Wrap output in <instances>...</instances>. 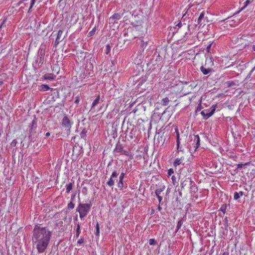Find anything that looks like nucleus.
Wrapping results in <instances>:
<instances>
[{
	"label": "nucleus",
	"mask_w": 255,
	"mask_h": 255,
	"mask_svg": "<svg viewBox=\"0 0 255 255\" xmlns=\"http://www.w3.org/2000/svg\"><path fill=\"white\" fill-rule=\"evenodd\" d=\"M51 237L52 232L47 227H41L39 225H35L32 231V241L39 254L45 252Z\"/></svg>",
	"instance_id": "f257e3e1"
},
{
	"label": "nucleus",
	"mask_w": 255,
	"mask_h": 255,
	"mask_svg": "<svg viewBox=\"0 0 255 255\" xmlns=\"http://www.w3.org/2000/svg\"><path fill=\"white\" fill-rule=\"evenodd\" d=\"M92 203H80L76 210L77 212L79 213V217L81 220L85 217L91 210Z\"/></svg>",
	"instance_id": "f03ea898"
},
{
	"label": "nucleus",
	"mask_w": 255,
	"mask_h": 255,
	"mask_svg": "<svg viewBox=\"0 0 255 255\" xmlns=\"http://www.w3.org/2000/svg\"><path fill=\"white\" fill-rule=\"evenodd\" d=\"M190 138V150H193L195 151L200 145V140L198 135H191L189 136Z\"/></svg>",
	"instance_id": "7ed1b4c3"
},
{
	"label": "nucleus",
	"mask_w": 255,
	"mask_h": 255,
	"mask_svg": "<svg viewBox=\"0 0 255 255\" xmlns=\"http://www.w3.org/2000/svg\"><path fill=\"white\" fill-rule=\"evenodd\" d=\"M45 51L42 49H40L38 51V55L35 59V62L33 64V67L35 70L40 68L44 61V56Z\"/></svg>",
	"instance_id": "20e7f679"
},
{
	"label": "nucleus",
	"mask_w": 255,
	"mask_h": 255,
	"mask_svg": "<svg viewBox=\"0 0 255 255\" xmlns=\"http://www.w3.org/2000/svg\"><path fill=\"white\" fill-rule=\"evenodd\" d=\"M217 105L216 104L213 105L209 109H205L203 110L201 112V114L202 115L203 119L205 120L208 119L209 118L211 117L215 113Z\"/></svg>",
	"instance_id": "39448f33"
},
{
	"label": "nucleus",
	"mask_w": 255,
	"mask_h": 255,
	"mask_svg": "<svg viewBox=\"0 0 255 255\" xmlns=\"http://www.w3.org/2000/svg\"><path fill=\"white\" fill-rule=\"evenodd\" d=\"M125 12V9H123L121 12L115 13L109 18L110 23H114L117 20H120Z\"/></svg>",
	"instance_id": "423d86ee"
},
{
	"label": "nucleus",
	"mask_w": 255,
	"mask_h": 255,
	"mask_svg": "<svg viewBox=\"0 0 255 255\" xmlns=\"http://www.w3.org/2000/svg\"><path fill=\"white\" fill-rule=\"evenodd\" d=\"M73 123L69 119L67 116H64L62 119L61 125L65 128L69 130Z\"/></svg>",
	"instance_id": "0eeeda50"
},
{
	"label": "nucleus",
	"mask_w": 255,
	"mask_h": 255,
	"mask_svg": "<svg viewBox=\"0 0 255 255\" xmlns=\"http://www.w3.org/2000/svg\"><path fill=\"white\" fill-rule=\"evenodd\" d=\"M119 173L116 170H114L112 172V174L109 178V180L107 182V184L110 187H112L115 184V181L114 180V178H117Z\"/></svg>",
	"instance_id": "6e6552de"
},
{
	"label": "nucleus",
	"mask_w": 255,
	"mask_h": 255,
	"mask_svg": "<svg viewBox=\"0 0 255 255\" xmlns=\"http://www.w3.org/2000/svg\"><path fill=\"white\" fill-rule=\"evenodd\" d=\"M205 12L204 11L202 12L198 18V24L201 26H204L205 25V22L207 21V17L204 16Z\"/></svg>",
	"instance_id": "1a4fd4ad"
},
{
	"label": "nucleus",
	"mask_w": 255,
	"mask_h": 255,
	"mask_svg": "<svg viewBox=\"0 0 255 255\" xmlns=\"http://www.w3.org/2000/svg\"><path fill=\"white\" fill-rule=\"evenodd\" d=\"M193 181L191 178L188 177L185 179L184 180L181 182L180 185L181 188H184L186 187H189L192 184Z\"/></svg>",
	"instance_id": "9d476101"
},
{
	"label": "nucleus",
	"mask_w": 255,
	"mask_h": 255,
	"mask_svg": "<svg viewBox=\"0 0 255 255\" xmlns=\"http://www.w3.org/2000/svg\"><path fill=\"white\" fill-rule=\"evenodd\" d=\"M186 220V215H185L183 217L180 218L176 226V228L175 230V233H177V232L179 231V230L181 228L182 225H183V223L185 222Z\"/></svg>",
	"instance_id": "9b49d317"
},
{
	"label": "nucleus",
	"mask_w": 255,
	"mask_h": 255,
	"mask_svg": "<svg viewBox=\"0 0 255 255\" xmlns=\"http://www.w3.org/2000/svg\"><path fill=\"white\" fill-rule=\"evenodd\" d=\"M137 129L135 127H133L132 128L130 129V131L128 134V136L130 139H133L134 138H136L137 136Z\"/></svg>",
	"instance_id": "f8f14e48"
},
{
	"label": "nucleus",
	"mask_w": 255,
	"mask_h": 255,
	"mask_svg": "<svg viewBox=\"0 0 255 255\" xmlns=\"http://www.w3.org/2000/svg\"><path fill=\"white\" fill-rule=\"evenodd\" d=\"M124 151V146L119 141L116 145L115 149H114V153H121Z\"/></svg>",
	"instance_id": "ddd939ff"
},
{
	"label": "nucleus",
	"mask_w": 255,
	"mask_h": 255,
	"mask_svg": "<svg viewBox=\"0 0 255 255\" xmlns=\"http://www.w3.org/2000/svg\"><path fill=\"white\" fill-rule=\"evenodd\" d=\"M29 132L31 133L32 132H33V131L36 128H37V119L36 117H34L33 120H32L31 123L30 124L29 127Z\"/></svg>",
	"instance_id": "4468645a"
},
{
	"label": "nucleus",
	"mask_w": 255,
	"mask_h": 255,
	"mask_svg": "<svg viewBox=\"0 0 255 255\" xmlns=\"http://www.w3.org/2000/svg\"><path fill=\"white\" fill-rule=\"evenodd\" d=\"M63 32V30L62 29H60L58 30L57 37L55 41V46H57L60 43V42L62 41V39H61V36Z\"/></svg>",
	"instance_id": "2eb2a0df"
},
{
	"label": "nucleus",
	"mask_w": 255,
	"mask_h": 255,
	"mask_svg": "<svg viewBox=\"0 0 255 255\" xmlns=\"http://www.w3.org/2000/svg\"><path fill=\"white\" fill-rule=\"evenodd\" d=\"M200 70L204 75H207L211 73L213 70L212 68H206L203 66L200 67Z\"/></svg>",
	"instance_id": "dca6fc26"
},
{
	"label": "nucleus",
	"mask_w": 255,
	"mask_h": 255,
	"mask_svg": "<svg viewBox=\"0 0 255 255\" xmlns=\"http://www.w3.org/2000/svg\"><path fill=\"white\" fill-rule=\"evenodd\" d=\"M189 188L190 189V193L191 194L195 193L198 191V188L195 182H194L193 181L192 182V184L190 185Z\"/></svg>",
	"instance_id": "f3484780"
},
{
	"label": "nucleus",
	"mask_w": 255,
	"mask_h": 255,
	"mask_svg": "<svg viewBox=\"0 0 255 255\" xmlns=\"http://www.w3.org/2000/svg\"><path fill=\"white\" fill-rule=\"evenodd\" d=\"M175 132L176 133V145H177V149L178 150V152H179V145H180V139H179V133L178 131V128H175Z\"/></svg>",
	"instance_id": "a211bd4d"
},
{
	"label": "nucleus",
	"mask_w": 255,
	"mask_h": 255,
	"mask_svg": "<svg viewBox=\"0 0 255 255\" xmlns=\"http://www.w3.org/2000/svg\"><path fill=\"white\" fill-rule=\"evenodd\" d=\"M184 160L183 157L181 158H177L175 159L174 162H173V165L175 167L181 164Z\"/></svg>",
	"instance_id": "6ab92c4d"
},
{
	"label": "nucleus",
	"mask_w": 255,
	"mask_h": 255,
	"mask_svg": "<svg viewBox=\"0 0 255 255\" xmlns=\"http://www.w3.org/2000/svg\"><path fill=\"white\" fill-rule=\"evenodd\" d=\"M238 81H228L226 82V84L228 87H231L234 86L238 85Z\"/></svg>",
	"instance_id": "aec40b11"
},
{
	"label": "nucleus",
	"mask_w": 255,
	"mask_h": 255,
	"mask_svg": "<svg viewBox=\"0 0 255 255\" xmlns=\"http://www.w3.org/2000/svg\"><path fill=\"white\" fill-rule=\"evenodd\" d=\"M43 77L44 80H53L55 78L56 76L53 74H48L47 75H44Z\"/></svg>",
	"instance_id": "412c9836"
},
{
	"label": "nucleus",
	"mask_w": 255,
	"mask_h": 255,
	"mask_svg": "<svg viewBox=\"0 0 255 255\" xmlns=\"http://www.w3.org/2000/svg\"><path fill=\"white\" fill-rule=\"evenodd\" d=\"M100 96L99 95H98L96 99L93 101L92 104L91 110H92L96 105H97L100 103Z\"/></svg>",
	"instance_id": "4be33fe9"
},
{
	"label": "nucleus",
	"mask_w": 255,
	"mask_h": 255,
	"mask_svg": "<svg viewBox=\"0 0 255 255\" xmlns=\"http://www.w3.org/2000/svg\"><path fill=\"white\" fill-rule=\"evenodd\" d=\"M74 185V182H70L66 185V193H69L70 191L72 189Z\"/></svg>",
	"instance_id": "5701e85b"
},
{
	"label": "nucleus",
	"mask_w": 255,
	"mask_h": 255,
	"mask_svg": "<svg viewBox=\"0 0 255 255\" xmlns=\"http://www.w3.org/2000/svg\"><path fill=\"white\" fill-rule=\"evenodd\" d=\"M147 44V41H144L143 40H142L141 41V43L140 45L141 51H143L144 49L146 47Z\"/></svg>",
	"instance_id": "b1692460"
},
{
	"label": "nucleus",
	"mask_w": 255,
	"mask_h": 255,
	"mask_svg": "<svg viewBox=\"0 0 255 255\" xmlns=\"http://www.w3.org/2000/svg\"><path fill=\"white\" fill-rule=\"evenodd\" d=\"M36 135H34V133L32 132L31 133L29 132V139L30 142H34L36 140Z\"/></svg>",
	"instance_id": "393cba45"
},
{
	"label": "nucleus",
	"mask_w": 255,
	"mask_h": 255,
	"mask_svg": "<svg viewBox=\"0 0 255 255\" xmlns=\"http://www.w3.org/2000/svg\"><path fill=\"white\" fill-rule=\"evenodd\" d=\"M50 89V87L46 84H42L39 87V90L41 91H46Z\"/></svg>",
	"instance_id": "a878e982"
},
{
	"label": "nucleus",
	"mask_w": 255,
	"mask_h": 255,
	"mask_svg": "<svg viewBox=\"0 0 255 255\" xmlns=\"http://www.w3.org/2000/svg\"><path fill=\"white\" fill-rule=\"evenodd\" d=\"M243 195V192L240 191L239 192H235L234 195V199L235 200H238L239 199L240 197L242 196Z\"/></svg>",
	"instance_id": "bb28decb"
},
{
	"label": "nucleus",
	"mask_w": 255,
	"mask_h": 255,
	"mask_svg": "<svg viewBox=\"0 0 255 255\" xmlns=\"http://www.w3.org/2000/svg\"><path fill=\"white\" fill-rule=\"evenodd\" d=\"M224 226H225V229L227 232L228 230V228L229 227L228 219L227 217H226L224 218Z\"/></svg>",
	"instance_id": "cd10ccee"
},
{
	"label": "nucleus",
	"mask_w": 255,
	"mask_h": 255,
	"mask_svg": "<svg viewBox=\"0 0 255 255\" xmlns=\"http://www.w3.org/2000/svg\"><path fill=\"white\" fill-rule=\"evenodd\" d=\"M227 205L226 204H224L222 205L221 207H220L219 211H222L223 213V214H225L226 212L227 209Z\"/></svg>",
	"instance_id": "c85d7f7f"
},
{
	"label": "nucleus",
	"mask_w": 255,
	"mask_h": 255,
	"mask_svg": "<svg viewBox=\"0 0 255 255\" xmlns=\"http://www.w3.org/2000/svg\"><path fill=\"white\" fill-rule=\"evenodd\" d=\"M100 235V226L98 222H97L96 226V233L95 235L97 237H99Z\"/></svg>",
	"instance_id": "c756f323"
},
{
	"label": "nucleus",
	"mask_w": 255,
	"mask_h": 255,
	"mask_svg": "<svg viewBox=\"0 0 255 255\" xmlns=\"http://www.w3.org/2000/svg\"><path fill=\"white\" fill-rule=\"evenodd\" d=\"M169 102V100L167 97H165L162 100V104L163 106H167Z\"/></svg>",
	"instance_id": "7c9ffc66"
},
{
	"label": "nucleus",
	"mask_w": 255,
	"mask_h": 255,
	"mask_svg": "<svg viewBox=\"0 0 255 255\" xmlns=\"http://www.w3.org/2000/svg\"><path fill=\"white\" fill-rule=\"evenodd\" d=\"M146 81V78L145 77L140 78L138 81V84L137 85V87H139V86H141Z\"/></svg>",
	"instance_id": "2f4dec72"
},
{
	"label": "nucleus",
	"mask_w": 255,
	"mask_h": 255,
	"mask_svg": "<svg viewBox=\"0 0 255 255\" xmlns=\"http://www.w3.org/2000/svg\"><path fill=\"white\" fill-rule=\"evenodd\" d=\"M117 186L120 190H123L124 187V182H121V180H119L117 183Z\"/></svg>",
	"instance_id": "473e14b6"
},
{
	"label": "nucleus",
	"mask_w": 255,
	"mask_h": 255,
	"mask_svg": "<svg viewBox=\"0 0 255 255\" xmlns=\"http://www.w3.org/2000/svg\"><path fill=\"white\" fill-rule=\"evenodd\" d=\"M163 189H164V188H162V187L157 189L155 192V194L156 196H158V195H160L161 193L163 191Z\"/></svg>",
	"instance_id": "72a5a7b5"
},
{
	"label": "nucleus",
	"mask_w": 255,
	"mask_h": 255,
	"mask_svg": "<svg viewBox=\"0 0 255 255\" xmlns=\"http://www.w3.org/2000/svg\"><path fill=\"white\" fill-rule=\"evenodd\" d=\"M80 226L79 223L77 224V229H76V237L78 238L79 236V235L80 234Z\"/></svg>",
	"instance_id": "f704fd0d"
},
{
	"label": "nucleus",
	"mask_w": 255,
	"mask_h": 255,
	"mask_svg": "<svg viewBox=\"0 0 255 255\" xmlns=\"http://www.w3.org/2000/svg\"><path fill=\"white\" fill-rule=\"evenodd\" d=\"M149 244L150 245H156L157 242L154 239H150L149 240Z\"/></svg>",
	"instance_id": "c9c22d12"
},
{
	"label": "nucleus",
	"mask_w": 255,
	"mask_h": 255,
	"mask_svg": "<svg viewBox=\"0 0 255 255\" xmlns=\"http://www.w3.org/2000/svg\"><path fill=\"white\" fill-rule=\"evenodd\" d=\"M87 130L85 128H84L83 130L80 133V136L81 138H85L86 136Z\"/></svg>",
	"instance_id": "e433bc0d"
},
{
	"label": "nucleus",
	"mask_w": 255,
	"mask_h": 255,
	"mask_svg": "<svg viewBox=\"0 0 255 255\" xmlns=\"http://www.w3.org/2000/svg\"><path fill=\"white\" fill-rule=\"evenodd\" d=\"M75 207V204L73 203L72 201H71L70 203H68L67 205V208L69 210L73 209Z\"/></svg>",
	"instance_id": "4c0bfd02"
},
{
	"label": "nucleus",
	"mask_w": 255,
	"mask_h": 255,
	"mask_svg": "<svg viewBox=\"0 0 255 255\" xmlns=\"http://www.w3.org/2000/svg\"><path fill=\"white\" fill-rule=\"evenodd\" d=\"M63 222L62 221L57 220L55 223V226L61 227L63 226Z\"/></svg>",
	"instance_id": "58836bf2"
},
{
	"label": "nucleus",
	"mask_w": 255,
	"mask_h": 255,
	"mask_svg": "<svg viewBox=\"0 0 255 255\" xmlns=\"http://www.w3.org/2000/svg\"><path fill=\"white\" fill-rule=\"evenodd\" d=\"M110 51H111V46L109 44H107L106 45V47L105 53L106 54H108L110 52Z\"/></svg>",
	"instance_id": "ea45409f"
},
{
	"label": "nucleus",
	"mask_w": 255,
	"mask_h": 255,
	"mask_svg": "<svg viewBox=\"0 0 255 255\" xmlns=\"http://www.w3.org/2000/svg\"><path fill=\"white\" fill-rule=\"evenodd\" d=\"M125 175V173L124 172H122L119 176V180H121V182H124V178Z\"/></svg>",
	"instance_id": "a19ab883"
},
{
	"label": "nucleus",
	"mask_w": 255,
	"mask_h": 255,
	"mask_svg": "<svg viewBox=\"0 0 255 255\" xmlns=\"http://www.w3.org/2000/svg\"><path fill=\"white\" fill-rule=\"evenodd\" d=\"M197 84H196L195 82H193L188 86V87L190 88V90H192L195 88Z\"/></svg>",
	"instance_id": "79ce46f5"
},
{
	"label": "nucleus",
	"mask_w": 255,
	"mask_h": 255,
	"mask_svg": "<svg viewBox=\"0 0 255 255\" xmlns=\"http://www.w3.org/2000/svg\"><path fill=\"white\" fill-rule=\"evenodd\" d=\"M95 31H96V27H95L91 31H90L89 32L88 35L89 36H93L95 34Z\"/></svg>",
	"instance_id": "37998d69"
},
{
	"label": "nucleus",
	"mask_w": 255,
	"mask_h": 255,
	"mask_svg": "<svg viewBox=\"0 0 255 255\" xmlns=\"http://www.w3.org/2000/svg\"><path fill=\"white\" fill-rule=\"evenodd\" d=\"M249 164V162H247L245 164H242V163H240V164H238L237 165V168H242L244 166H245V165H247Z\"/></svg>",
	"instance_id": "c03bdc74"
},
{
	"label": "nucleus",
	"mask_w": 255,
	"mask_h": 255,
	"mask_svg": "<svg viewBox=\"0 0 255 255\" xmlns=\"http://www.w3.org/2000/svg\"><path fill=\"white\" fill-rule=\"evenodd\" d=\"M251 0H247L245 2V5L242 8V9H241V10H243L244 8H245L246 6H247V5L251 3Z\"/></svg>",
	"instance_id": "a18cd8bd"
},
{
	"label": "nucleus",
	"mask_w": 255,
	"mask_h": 255,
	"mask_svg": "<svg viewBox=\"0 0 255 255\" xmlns=\"http://www.w3.org/2000/svg\"><path fill=\"white\" fill-rule=\"evenodd\" d=\"M17 144V140L16 139H13L11 142V146L15 147Z\"/></svg>",
	"instance_id": "49530a36"
},
{
	"label": "nucleus",
	"mask_w": 255,
	"mask_h": 255,
	"mask_svg": "<svg viewBox=\"0 0 255 255\" xmlns=\"http://www.w3.org/2000/svg\"><path fill=\"white\" fill-rule=\"evenodd\" d=\"M174 173V170L173 169L170 168L168 170V175L169 176H171Z\"/></svg>",
	"instance_id": "de8ad7c7"
},
{
	"label": "nucleus",
	"mask_w": 255,
	"mask_h": 255,
	"mask_svg": "<svg viewBox=\"0 0 255 255\" xmlns=\"http://www.w3.org/2000/svg\"><path fill=\"white\" fill-rule=\"evenodd\" d=\"M84 239L83 238H81L80 239H79L78 242H77V244H82L83 243H84Z\"/></svg>",
	"instance_id": "09e8293b"
},
{
	"label": "nucleus",
	"mask_w": 255,
	"mask_h": 255,
	"mask_svg": "<svg viewBox=\"0 0 255 255\" xmlns=\"http://www.w3.org/2000/svg\"><path fill=\"white\" fill-rule=\"evenodd\" d=\"M202 109V107L201 104H199L196 109V112L200 111Z\"/></svg>",
	"instance_id": "8fccbe9b"
},
{
	"label": "nucleus",
	"mask_w": 255,
	"mask_h": 255,
	"mask_svg": "<svg viewBox=\"0 0 255 255\" xmlns=\"http://www.w3.org/2000/svg\"><path fill=\"white\" fill-rule=\"evenodd\" d=\"M122 152H123V153L126 155H129V152L127 150L124 149V151H123Z\"/></svg>",
	"instance_id": "3c124183"
},
{
	"label": "nucleus",
	"mask_w": 255,
	"mask_h": 255,
	"mask_svg": "<svg viewBox=\"0 0 255 255\" xmlns=\"http://www.w3.org/2000/svg\"><path fill=\"white\" fill-rule=\"evenodd\" d=\"M79 101H80L79 97L78 96L76 97V100L75 101V103L78 104V103H79Z\"/></svg>",
	"instance_id": "603ef678"
},
{
	"label": "nucleus",
	"mask_w": 255,
	"mask_h": 255,
	"mask_svg": "<svg viewBox=\"0 0 255 255\" xmlns=\"http://www.w3.org/2000/svg\"><path fill=\"white\" fill-rule=\"evenodd\" d=\"M157 197L158 198L159 203H160V202H161V201L162 200V197L161 196H160V195H158V196H157Z\"/></svg>",
	"instance_id": "864d4df0"
},
{
	"label": "nucleus",
	"mask_w": 255,
	"mask_h": 255,
	"mask_svg": "<svg viewBox=\"0 0 255 255\" xmlns=\"http://www.w3.org/2000/svg\"><path fill=\"white\" fill-rule=\"evenodd\" d=\"M35 1H36V0H31L30 4H31V6H33Z\"/></svg>",
	"instance_id": "5fc2aeb1"
},
{
	"label": "nucleus",
	"mask_w": 255,
	"mask_h": 255,
	"mask_svg": "<svg viewBox=\"0 0 255 255\" xmlns=\"http://www.w3.org/2000/svg\"><path fill=\"white\" fill-rule=\"evenodd\" d=\"M171 179L173 181V184H174V182L176 181V177L175 176L173 175L171 177Z\"/></svg>",
	"instance_id": "6e6d98bb"
},
{
	"label": "nucleus",
	"mask_w": 255,
	"mask_h": 255,
	"mask_svg": "<svg viewBox=\"0 0 255 255\" xmlns=\"http://www.w3.org/2000/svg\"><path fill=\"white\" fill-rule=\"evenodd\" d=\"M211 47V44H209V45L207 47L206 49H207V51L208 52H209V50H210V49Z\"/></svg>",
	"instance_id": "4d7b16f0"
},
{
	"label": "nucleus",
	"mask_w": 255,
	"mask_h": 255,
	"mask_svg": "<svg viewBox=\"0 0 255 255\" xmlns=\"http://www.w3.org/2000/svg\"><path fill=\"white\" fill-rule=\"evenodd\" d=\"M75 194L74 195H73L72 196H71V201L73 202V201L74 200L75 198Z\"/></svg>",
	"instance_id": "13d9d810"
},
{
	"label": "nucleus",
	"mask_w": 255,
	"mask_h": 255,
	"mask_svg": "<svg viewBox=\"0 0 255 255\" xmlns=\"http://www.w3.org/2000/svg\"><path fill=\"white\" fill-rule=\"evenodd\" d=\"M33 6H31V4H30V6L29 8V9H28V12L29 13L31 11H32V8Z\"/></svg>",
	"instance_id": "bf43d9fd"
},
{
	"label": "nucleus",
	"mask_w": 255,
	"mask_h": 255,
	"mask_svg": "<svg viewBox=\"0 0 255 255\" xmlns=\"http://www.w3.org/2000/svg\"><path fill=\"white\" fill-rule=\"evenodd\" d=\"M229 252H225L223 253L222 255H229Z\"/></svg>",
	"instance_id": "052dcab7"
},
{
	"label": "nucleus",
	"mask_w": 255,
	"mask_h": 255,
	"mask_svg": "<svg viewBox=\"0 0 255 255\" xmlns=\"http://www.w3.org/2000/svg\"><path fill=\"white\" fill-rule=\"evenodd\" d=\"M50 132H46V133H45V136H50Z\"/></svg>",
	"instance_id": "680f3d73"
},
{
	"label": "nucleus",
	"mask_w": 255,
	"mask_h": 255,
	"mask_svg": "<svg viewBox=\"0 0 255 255\" xmlns=\"http://www.w3.org/2000/svg\"><path fill=\"white\" fill-rule=\"evenodd\" d=\"M255 69V66L252 69V70H251V71L250 72L249 75H250L251 74V73L254 71V70Z\"/></svg>",
	"instance_id": "e2e57ef3"
},
{
	"label": "nucleus",
	"mask_w": 255,
	"mask_h": 255,
	"mask_svg": "<svg viewBox=\"0 0 255 255\" xmlns=\"http://www.w3.org/2000/svg\"><path fill=\"white\" fill-rule=\"evenodd\" d=\"M157 58H159V61L161 59V56H160V55H159V54H158V55H157Z\"/></svg>",
	"instance_id": "0e129e2a"
},
{
	"label": "nucleus",
	"mask_w": 255,
	"mask_h": 255,
	"mask_svg": "<svg viewBox=\"0 0 255 255\" xmlns=\"http://www.w3.org/2000/svg\"><path fill=\"white\" fill-rule=\"evenodd\" d=\"M161 209H162V208L160 207V205H159L158 207V210L159 211H160Z\"/></svg>",
	"instance_id": "69168bd1"
},
{
	"label": "nucleus",
	"mask_w": 255,
	"mask_h": 255,
	"mask_svg": "<svg viewBox=\"0 0 255 255\" xmlns=\"http://www.w3.org/2000/svg\"><path fill=\"white\" fill-rule=\"evenodd\" d=\"M252 48H253V50L255 51V45H254L252 46Z\"/></svg>",
	"instance_id": "338daca9"
},
{
	"label": "nucleus",
	"mask_w": 255,
	"mask_h": 255,
	"mask_svg": "<svg viewBox=\"0 0 255 255\" xmlns=\"http://www.w3.org/2000/svg\"><path fill=\"white\" fill-rule=\"evenodd\" d=\"M183 83H184L185 84H186V85H188V84H189V82H187V81H186V82H184Z\"/></svg>",
	"instance_id": "774afa93"
}]
</instances>
